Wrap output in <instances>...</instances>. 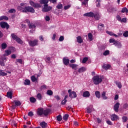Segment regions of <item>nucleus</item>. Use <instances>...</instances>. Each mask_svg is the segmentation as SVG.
Returning <instances> with one entry per match:
<instances>
[{
    "mask_svg": "<svg viewBox=\"0 0 128 128\" xmlns=\"http://www.w3.org/2000/svg\"><path fill=\"white\" fill-rule=\"evenodd\" d=\"M92 80L94 84L98 86L102 82V78L100 76L96 75L92 78Z\"/></svg>",
    "mask_w": 128,
    "mask_h": 128,
    "instance_id": "nucleus-1",
    "label": "nucleus"
},
{
    "mask_svg": "<svg viewBox=\"0 0 128 128\" xmlns=\"http://www.w3.org/2000/svg\"><path fill=\"white\" fill-rule=\"evenodd\" d=\"M35 10L34 8L30 6H25L22 10V12H34Z\"/></svg>",
    "mask_w": 128,
    "mask_h": 128,
    "instance_id": "nucleus-2",
    "label": "nucleus"
},
{
    "mask_svg": "<svg viewBox=\"0 0 128 128\" xmlns=\"http://www.w3.org/2000/svg\"><path fill=\"white\" fill-rule=\"evenodd\" d=\"M11 36L12 40H16V42H17L18 44H24V42H22L20 38H18L14 34H11Z\"/></svg>",
    "mask_w": 128,
    "mask_h": 128,
    "instance_id": "nucleus-3",
    "label": "nucleus"
},
{
    "mask_svg": "<svg viewBox=\"0 0 128 128\" xmlns=\"http://www.w3.org/2000/svg\"><path fill=\"white\" fill-rule=\"evenodd\" d=\"M52 10V7L50 6H48V4H44V8L42 9V12H50V10Z\"/></svg>",
    "mask_w": 128,
    "mask_h": 128,
    "instance_id": "nucleus-4",
    "label": "nucleus"
},
{
    "mask_svg": "<svg viewBox=\"0 0 128 128\" xmlns=\"http://www.w3.org/2000/svg\"><path fill=\"white\" fill-rule=\"evenodd\" d=\"M29 4L32 6L36 8H42V6L40 5V4L38 3H35L34 1L32 0H30Z\"/></svg>",
    "mask_w": 128,
    "mask_h": 128,
    "instance_id": "nucleus-5",
    "label": "nucleus"
},
{
    "mask_svg": "<svg viewBox=\"0 0 128 128\" xmlns=\"http://www.w3.org/2000/svg\"><path fill=\"white\" fill-rule=\"evenodd\" d=\"M68 92L69 94V97L71 98H76L78 96L76 92L74 91L72 92V90H68Z\"/></svg>",
    "mask_w": 128,
    "mask_h": 128,
    "instance_id": "nucleus-6",
    "label": "nucleus"
},
{
    "mask_svg": "<svg viewBox=\"0 0 128 128\" xmlns=\"http://www.w3.org/2000/svg\"><path fill=\"white\" fill-rule=\"evenodd\" d=\"M0 26L2 28H6V30H8L10 28V25L6 22H0Z\"/></svg>",
    "mask_w": 128,
    "mask_h": 128,
    "instance_id": "nucleus-7",
    "label": "nucleus"
},
{
    "mask_svg": "<svg viewBox=\"0 0 128 128\" xmlns=\"http://www.w3.org/2000/svg\"><path fill=\"white\" fill-rule=\"evenodd\" d=\"M38 40H34L29 41L28 44L30 46H38Z\"/></svg>",
    "mask_w": 128,
    "mask_h": 128,
    "instance_id": "nucleus-8",
    "label": "nucleus"
},
{
    "mask_svg": "<svg viewBox=\"0 0 128 128\" xmlns=\"http://www.w3.org/2000/svg\"><path fill=\"white\" fill-rule=\"evenodd\" d=\"M36 114L38 116H42L44 114V108H38L36 111Z\"/></svg>",
    "mask_w": 128,
    "mask_h": 128,
    "instance_id": "nucleus-9",
    "label": "nucleus"
},
{
    "mask_svg": "<svg viewBox=\"0 0 128 128\" xmlns=\"http://www.w3.org/2000/svg\"><path fill=\"white\" fill-rule=\"evenodd\" d=\"M120 104L118 102H117L114 105V110L116 112H118V108H120Z\"/></svg>",
    "mask_w": 128,
    "mask_h": 128,
    "instance_id": "nucleus-10",
    "label": "nucleus"
},
{
    "mask_svg": "<svg viewBox=\"0 0 128 128\" xmlns=\"http://www.w3.org/2000/svg\"><path fill=\"white\" fill-rule=\"evenodd\" d=\"M52 112V110L50 108H46V110H44L43 112V114L45 116H48V114L50 112Z\"/></svg>",
    "mask_w": 128,
    "mask_h": 128,
    "instance_id": "nucleus-11",
    "label": "nucleus"
},
{
    "mask_svg": "<svg viewBox=\"0 0 128 128\" xmlns=\"http://www.w3.org/2000/svg\"><path fill=\"white\" fill-rule=\"evenodd\" d=\"M62 62L64 66H68V64H70V60L68 58H64L62 59Z\"/></svg>",
    "mask_w": 128,
    "mask_h": 128,
    "instance_id": "nucleus-12",
    "label": "nucleus"
},
{
    "mask_svg": "<svg viewBox=\"0 0 128 128\" xmlns=\"http://www.w3.org/2000/svg\"><path fill=\"white\" fill-rule=\"evenodd\" d=\"M84 16H88V18H94V14L92 12H89L84 14Z\"/></svg>",
    "mask_w": 128,
    "mask_h": 128,
    "instance_id": "nucleus-13",
    "label": "nucleus"
},
{
    "mask_svg": "<svg viewBox=\"0 0 128 128\" xmlns=\"http://www.w3.org/2000/svg\"><path fill=\"white\" fill-rule=\"evenodd\" d=\"M82 96L84 98H90V94L88 91H85L82 94Z\"/></svg>",
    "mask_w": 128,
    "mask_h": 128,
    "instance_id": "nucleus-14",
    "label": "nucleus"
},
{
    "mask_svg": "<svg viewBox=\"0 0 128 128\" xmlns=\"http://www.w3.org/2000/svg\"><path fill=\"white\" fill-rule=\"evenodd\" d=\"M110 119H111V120L112 121L116 120H118V115L116 114H112L111 116Z\"/></svg>",
    "mask_w": 128,
    "mask_h": 128,
    "instance_id": "nucleus-15",
    "label": "nucleus"
},
{
    "mask_svg": "<svg viewBox=\"0 0 128 128\" xmlns=\"http://www.w3.org/2000/svg\"><path fill=\"white\" fill-rule=\"evenodd\" d=\"M98 30H100V32H102L104 30V24H100L98 25Z\"/></svg>",
    "mask_w": 128,
    "mask_h": 128,
    "instance_id": "nucleus-16",
    "label": "nucleus"
},
{
    "mask_svg": "<svg viewBox=\"0 0 128 128\" xmlns=\"http://www.w3.org/2000/svg\"><path fill=\"white\" fill-rule=\"evenodd\" d=\"M4 52V56H10V54H12V51H10V50H6Z\"/></svg>",
    "mask_w": 128,
    "mask_h": 128,
    "instance_id": "nucleus-17",
    "label": "nucleus"
},
{
    "mask_svg": "<svg viewBox=\"0 0 128 128\" xmlns=\"http://www.w3.org/2000/svg\"><path fill=\"white\" fill-rule=\"evenodd\" d=\"M106 92L104 91L102 92L101 97L102 98V100H108V97L106 96Z\"/></svg>",
    "mask_w": 128,
    "mask_h": 128,
    "instance_id": "nucleus-18",
    "label": "nucleus"
},
{
    "mask_svg": "<svg viewBox=\"0 0 128 128\" xmlns=\"http://www.w3.org/2000/svg\"><path fill=\"white\" fill-rule=\"evenodd\" d=\"M102 16L98 14H94V18L96 20H100Z\"/></svg>",
    "mask_w": 128,
    "mask_h": 128,
    "instance_id": "nucleus-19",
    "label": "nucleus"
},
{
    "mask_svg": "<svg viewBox=\"0 0 128 128\" xmlns=\"http://www.w3.org/2000/svg\"><path fill=\"white\" fill-rule=\"evenodd\" d=\"M2 20H8V17L6 16H0V22Z\"/></svg>",
    "mask_w": 128,
    "mask_h": 128,
    "instance_id": "nucleus-20",
    "label": "nucleus"
},
{
    "mask_svg": "<svg viewBox=\"0 0 128 128\" xmlns=\"http://www.w3.org/2000/svg\"><path fill=\"white\" fill-rule=\"evenodd\" d=\"M70 68H72V70H76V68H78V65L76 64H70Z\"/></svg>",
    "mask_w": 128,
    "mask_h": 128,
    "instance_id": "nucleus-21",
    "label": "nucleus"
},
{
    "mask_svg": "<svg viewBox=\"0 0 128 128\" xmlns=\"http://www.w3.org/2000/svg\"><path fill=\"white\" fill-rule=\"evenodd\" d=\"M106 34H109V36H114L115 38H118V36L114 34V33L112 32L106 31Z\"/></svg>",
    "mask_w": 128,
    "mask_h": 128,
    "instance_id": "nucleus-22",
    "label": "nucleus"
},
{
    "mask_svg": "<svg viewBox=\"0 0 128 128\" xmlns=\"http://www.w3.org/2000/svg\"><path fill=\"white\" fill-rule=\"evenodd\" d=\"M86 68L85 67H82L78 70V72L80 74L81 72H86Z\"/></svg>",
    "mask_w": 128,
    "mask_h": 128,
    "instance_id": "nucleus-23",
    "label": "nucleus"
},
{
    "mask_svg": "<svg viewBox=\"0 0 128 128\" xmlns=\"http://www.w3.org/2000/svg\"><path fill=\"white\" fill-rule=\"evenodd\" d=\"M36 98L38 100H42V96L40 93H38L36 96Z\"/></svg>",
    "mask_w": 128,
    "mask_h": 128,
    "instance_id": "nucleus-24",
    "label": "nucleus"
},
{
    "mask_svg": "<svg viewBox=\"0 0 128 128\" xmlns=\"http://www.w3.org/2000/svg\"><path fill=\"white\" fill-rule=\"evenodd\" d=\"M76 40L78 42V44H82L84 40H82V36H78L76 37Z\"/></svg>",
    "mask_w": 128,
    "mask_h": 128,
    "instance_id": "nucleus-25",
    "label": "nucleus"
},
{
    "mask_svg": "<svg viewBox=\"0 0 128 128\" xmlns=\"http://www.w3.org/2000/svg\"><path fill=\"white\" fill-rule=\"evenodd\" d=\"M8 76V73L4 72V70H0V76Z\"/></svg>",
    "mask_w": 128,
    "mask_h": 128,
    "instance_id": "nucleus-26",
    "label": "nucleus"
},
{
    "mask_svg": "<svg viewBox=\"0 0 128 128\" xmlns=\"http://www.w3.org/2000/svg\"><path fill=\"white\" fill-rule=\"evenodd\" d=\"M40 2L41 4H48V0H40Z\"/></svg>",
    "mask_w": 128,
    "mask_h": 128,
    "instance_id": "nucleus-27",
    "label": "nucleus"
},
{
    "mask_svg": "<svg viewBox=\"0 0 128 128\" xmlns=\"http://www.w3.org/2000/svg\"><path fill=\"white\" fill-rule=\"evenodd\" d=\"M40 126L42 128H46V126H48V124L46 122H40Z\"/></svg>",
    "mask_w": 128,
    "mask_h": 128,
    "instance_id": "nucleus-28",
    "label": "nucleus"
},
{
    "mask_svg": "<svg viewBox=\"0 0 128 128\" xmlns=\"http://www.w3.org/2000/svg\"><path fill=\"white\" fill-rule=\"evenodd\" d=\"M114 46H117L118 48H122V44H120V42L118 41L114 43Z\"/></svg>",
    "mask_w": 128,
    "mask_h": 128,
    "instance_id": "nucleus-29",
    "label": "nucleus"
},
{
    "mask_svg": "<svg viewBox=\"0 0 128 128\" xmlns=\"http://www.w3.org/2000/svg\"><path fill=\"white\" fill-rule=\"evenodd\" d=\"M7 98H12V92H8L6 94Z\"/></svg>",
    "mask_w": 128,
    "mask_h": 128,
    "instance_id": "nucleus-30",
    "label": "nucleus"
},
{
    "mask_svg": "<svg viewBox=\"0 0 128 128\" xmlns=\"http://www.w3.org/2000/svg\"><path fill=\"white\" fill-rule=\"evenodd\" d=\"M95 95L96 98H100V91H96L95 92Z\"/></svg>",
    "mask_w": 128,
    "mask_h": 128,
    "instance_id": "nucleus-31",
    "label": "nucleus"
},
{
    "mask_svg": "<svg viewBox=\"0 0 128 128\" xmlns=\"http://www.w3.org/2000/svg\"><path fill=\"white\" fill-rule=\"evenodd\" d=\"M115 84H116V86H118V88H122V83L120 82L116 81Z\"/></svg>",
    "mask_w": 128,
    "mask_h": 128,
    "instance_id": "nucleus-32",
    "label": "nucleus"
},
{
    "mask_svg": "<svg viewBox=\"0 0 128 128\" xmlns=\"http://www.w3.org/2000/svg\"><path fill=\"white\" fill-rule=\"evenodd\" d=\"M29 28H36V26L32 23H30L28 24Z\"/></svg>",
    "mask_w": 128,
    "mask_h": 128,
    "instance_id": "nucleus-33",
    "label": "nucleus"
},
{
    "mask_svg": "<svg viewBox=\"0 0 128 128\" xmlns=\"http://www.w3.org/2000/svg\"><path fill=\"white\" fill-rule=\"evenodd\" d=\"M24 84L25 86H30V80L26 79L24 80Z\"/></svg>",
    "mask_w": 128,
    "mask_h": 128,
    "instance_id": "nucleus-34",
    "label": "nucleus"
},
{
    "mask_svg": "<svg viewBox=\"0 0 128 128\" xmlns=\"http://www.w3.org/2000/svg\"><path fill=\"white\" fill-rule=\"evenodd\" d=\"M30 100L32 104H34V102H36V98L34 97H30Z\"/></svg>",
    "mask_w": 128,
    "mask_h": 128,
    "instance_id": "nucleus-35",
    "label": "nucleus"
},
{
    "mask_svg": "<svg viewBox=\"0 0 128 128\" xmlns=\"http://www.w3.org/2000/svg\"><path fill=\"white\" fill-rule=\"evenodd\" d=\"M110 68V64H104L103 66V68H104L106 70H108V68Z\"/></svg>",
    "mask_w": 128,
    "mask_h": 128,
    "instance_id": "nucleus-36",
    "label": "nucleus"
},
{
    "mask_svg": "<svg viewBox=\"0 0 128 128\" xmlns=\"http://www.w3.org/2000/svg\"><path fill=\"white\" fill-rule=\"evenodd\" d=\"M1 48L2 50H6V48H8V44L6 43H2L1 44Z\"/></svg>",
    "mask_w": 128,
    "mask_h": 128,
    "instance_id": "nucleus-37",
    "label": "nucleus"
},
{
    "mask_svg": "<svg viewBox=\"0 0 128 128\" xmlns=\"http://www.w3.org/2000/svg\"><path fill=\"white\" fill-rule=\"evenodd\" d=\"M121 12H122L123 14L124 13V12H126V14H128V8H122V10Z\"/></svg>",
    "mask_w": 128,
    "mask_h": 128,
    "instance_id": "nucleus-38",
    "label": "nucleus"
},
{
    "mask_svg": "<svg viewBox=\"0 0 128 128\" xmlns=\"http://www.w3.org/2000/svg\"><path fill=\"white\" fill-rule=\"evenodd\" d=\"M56 120L58 122H62V115L60 114L56 116Z\"/></svg>",
    "mask_w": 128,
    "mask_h": 128,
    "instance_id": "nucleus-39",
    "label": "nucleus"
},
{
    "mask_svg": "<svg viewBox=\"0 0 128 128\" xmlns=\"http://www.w3.org/2000/svg\"><path fill=\"white\" fill-rule=\"evenodd\" d=\"M86 112L88 114H90L92 112V108L88 107Z\"/></svg>",
    "mask_w": 128,
    "mask_h": 128,
    "instance_id": "nucleus-40",
    "label": "nucleus"
},
{
    "mask_svg": "<svg viewBox=\"0 0 128 128\" xmlns=\"http://www.w3.org/2000/svg\"><path fill=\"white\" fill-rule=\"evenodd\" d=\"M9 50H10L11 52H16V48L14 46L9 48Z\"/></svg>",
    "mask_w": 128,
    "mask_h": 128,
    "instance_id": "nucleus-41",
    "label": "nucleus"
},
{
    "mask_svg": "<svg viewBox=\"0 0 128 128\" xmlns=\"http://www.w3.org/2000/svg\"><path fill=\"white\" fill-rule=\"evenodd\" d=\"M88 38L90 42H92V33H89L88 34Z\"/></svg>",
    "mask_w": 128,
    "mask_h": 128,
    "instance_id": "nucleus-42",
    "label": "nucleus"
},
{
    "mask_svg": "<svg viewBox=\"0 0 128 128\" xmlns=\"http://www.w3.org/2000/svg\"><path fill=\"white\" fill-rule=\"evenodd\" d=\"M46 94L48 96H52L54 92H52V90H47Z\"/></svg>",
    "mask_w": 128,
    "mask_h": 128,
    "instance_id": "nucleus-43",
    "label": "nucleus"
},
{
    "mask_svg": "<svg viewBox=\"0 0 128 128\" xmlns=\"http://www.w3.org/2000/svg\"><path fill=\"white\" fill-rule=\"evenodd\" d=\"M68 114H66L63 116V120H68Z\"/></svg>",
    "mask_w": 128,
    "mask_h": 128,
    "instance_id": "nucleus-44",
    "label": "nucleus"
},
{
    "mask_svg": "<svg viewBox=\"0 0 128 128\" xmlns=\"http://www.w3.org/2000/svg\"><path fill=\"white\" fill-rule=\"evenodd\" d=\"M122 120L123 122H126V121L128 120V118L127 116H124L122 118Z\"/></svg>",
    "mask_w": 128,
    "mask_h": 128,
    "instance_id": "nucleus-45",
    "label": "nucleus"
},
{
    "mask_svg": "<svg viewBox=\"0 0 128 128\" xmlns=\"http://www.w3.org/2000/svg\"><path fill=\"white\" fill-rule=\"evenodd\" d=\"M14 104H15V106H20V104H22L20 101H16V102H15Z\"/></svg>",
    "mask_w": 128,
    "mask_h": 128,
    "instance_id": "nucleus-46",
    "label": "nucleus"
},
{
    "mask_svg": "<svg viewBox=\"0 0 128 128\" xmlns=\"http://www.w3.org/2000/svg\"><path fill=\"white\" fill-rule=\"evenodd\" d=\"M88 57L84 58L82 61V64H86V62H88Z\"/></svg>",
    "mask_w": 128,
    "mask_h": 128,
    "instance_id": "nucleus-47",
    "label": "nucleus"
},
{
    "mask_svg": "<svg viewBox=\"0 0 128 128\" xmlns=\"http://www.w3.org/2000/svg\"><path fill=\"white\" fill-rule=\"evenodd\" d=\"M62 4H58L56 6V8H58V10H60L62 9Z\"/></svg>",
    "mask_w": 128,
    "mask_h": 128,
    "instance_id": "nucleus-48",
    "label": "nucleus"
},
{
    "mask_svg": "<svg viewBox=\"0 0 128 128\" xmlns=\"http://www.w3.org/2000/svg\"><path fill=\"white\" fill-rule=\"evenodd\" d=\"M123 36L124 38H128V31H125L123 34Z\"/></svg>",
    "mask_w": 128,
    "mask_h": 128,
    "instance_id": "nucleus-49",
    "label": "nucleus"
},
{
    "mask_svg": "<svg viewBox=\"0 0 128 128\" xmlns=\"http://www.w3.org/2000/svg\"><path fill=\"white\" fill-rule=\"evenodd\" d=\"M103 54L104 56H108L110 54V51L108 50H106L104 53Z\"/></svg>",
    "mask_w": 128,
    "mask_h": 128,
    "instance_id": "nucleus-50",
    "label": "nucleus"
},
{
    "mask_svg": "<svg viewBox=\"0 0 128 128\" xmlns=\"http://www.w3.org/2000/svg\"><path fill=\"white\" fill-rule=\"evenodd\" d=\"M44 18L46 22H50V18L48 16H46Z\"/></svg>",
    "mask_w": 128,
    "mask_h": 128,
    "instance_id": "nucleus-51",
    "label": "nucleus"
},
{
    "mask_svg": "<svg viewBox=\"0 0 128 128\" xmlns=\"http://www.w3.org/2000/svg\"><path fill=\"white\" fill-rule=\"evenodd\" d=\"M31 80H32V82H33L36 81V76H32Z\"/></svg>",
    "mask_w": 128,
    "mask_h": 128,
    "instance_id": "nucleus-52",
    "label": "nucleus"
},
{
    "mask_svg": "<svg viewBox=\"0 0 128 128\" xmlns=\"http://www.w3.org/2000/svg\"><path fill=\"white\" fill-rule=\"evenodd\" d=\"M8 12L10 14H14V12H16V10L12 8L10 10H9Z\"/></svg>",
    "mask_w": 128,
    "mask_h": 128,
    "instance_id": "nucleus-53",
    "label": "nucleus"
},
{
    "mask_svg": "<svg viewBox=\"0 0 128 128\" xmlns=\"http://www.w3.org/2000/svg\"><path fill=\"white\" fill-rule=\"evenodd\" d=\"M66 102H68V100H63L62 102H61V104L64 106V104H66Z\"/></svg>",
    "mask_w": 128,
    "mask_h": 128,
    "instance_id": "nucleus-54",
    "label": "nucleus"
},
{
    "mask_svg": "<svg viewBox=\"0 0 128 128\" xmlns=\"http://www.w3.org/2000/svg\"><path fill=\"white\" fill-rule=\"evenodd\" d=\"M116 18L117 20H118V22H120L122 20V18L120 17V15H117Z\"/></svg>",
    "mask_w": 128,
    "mask_h": 128,
    "instance_id": "nucleus-55",
    "label": "nucleus"
},
{
    "mask_svg": "<svg viewBox=\"0 0 128 128\" xmlns=\"http://www.w3.org/2000/svg\"><path fill=\"white\" fill-rule=\"evenodd\" d=\"M117 42V40H114V39H110V44H112V43H114H114L116 42Z\"/></svg>",
    "mask_w": 128,
    "mask_h": 128,
    "instance_id": "nucleus-56",
    "label": "nucleus"
},
{
    "mask_svg": "<svg viewBox=\"0 0 128 128\" xmlns=\"http://www.w3.org/2000/svg\"><path fill=\"white\" fill-rule=\"evenodd\" d=\"M64 36H60L58 39L59 42H64Z\"/></svg>",
    "mask_w": 128,
    "mask_h": 128,
    "instance_id": "nucleus-57",
    "label": "nucleus"
},
{
    "mask_svg": "<svg viewBox=\"0 0 128 128\" xmlns=\"http://www.w3.org/2000/svg\"><path fill=\"white\" fill-rule=\"evenodd\" d=\"M70 6H72L70 5H68V6H64V10H68V8H70Z\"/></svg>",
    "mask_w": 128,
    "mask_h": 128,
    "instance_id": "nucleus-58",
    "label": "nucleus"
},
{
    "mask_svg": "<svg viewBox=\"0 0 128 128\" xmlns=\"http://www.w3.org/2000/svg\"><path fill=\"white\" fill-rule=\"evenodd\" d=\"M120 22L124 23L126 22V18H122L121 19V21H120Z\"/></svg>",
    "mask_w": 128,
    "mask_h": 128,
    "instance_id": "nucleus-59",
    "label": "nucleus"
},
{
    "mask_svg": "<svg viewBox=\"0 0 128 128\" xmlns=\"http://www.w3.org/2000/svg\"><path fill=\"white\" fill-rule=\"evenodd\" d=\"M54 98H56V100H60V96H58V95L55 96Z\"/></svg>",
    "mask_w": 128,
    "mask_h": 128,
    "instance_id": "nucleus-60",
    "label": "nucleus"
},
{
    "mask_svg": "<svg viewBox=\"0 0 128 128\" xmlns=\"http://www.w3.org/2000/svg\"><path fill=\"white\" fill-rule=\"evenodd\" d=\"M28 116H34V112H30L28 113Z\"/></svg>",
    "mask_w": 128,
    "mask_h": 128,
    "instance_id": "nucleus-61",
    "label": "nucleus"
},
{
    "mask_svg": "<svg viewBox=\"0 0 128 128\" xmlns=\"http://www.w3.org/2000/svg\"><path fill=\"white\" fill-rule=\"evenodd\" d=\"M17 8H18V10H22V12L24 10V8H22V6H18L17 7Z\"/></svg>",
    "mask_w": 128,
    "mask_h": 128,
    "instance_id": "nucleus-62",
    "label": "nucleus"
},
{
    "mask_svg": "<svg viewBox=\"0 0 128 128\" xmlns=\"http://www.w3.org/2000/svg\"><path fill=\"white\" fill-rule=\"evenodd\" d=\"M127 108H128V103H126L123 105V108H124L126 110V109Z\"/></svg>",
    "mask_w": 128,
    "mask_h": 128,
    "instance_id": "nucleus-63",
    "label": "nucleus"
},
{
    "mask_svg": "<svg viewBox=\"0 0 128 128\" xmlns=\"http://www.w3.org/2000/svg\"><path fill=\"white\" fill-rule=\"evenodd\" d=\"M0 65L2 66H5L4 62V61L0 60Z\"/></svg>",
    "mask_w": 128,
    "mask_h": 128,
    "instance_id": "nucleus-64",
    "label": "nucleus"
}]
</instances>
